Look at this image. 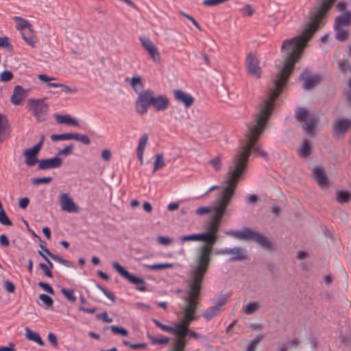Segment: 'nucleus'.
<instances>
[{
  "instance_id": "3c124183",
  "label": "nucleus",
  "mask_w": 351,
  "mask_h": 351,
  "mask_svg": "<svg viewBox=\"0 0 351 351\" xmlns=\"http://www.w3.org/2000/svg\"><path fill=\"white\" fill-rule=\"evenodd\" d=\"M39 299L45 304L47 307H51L53 304V299L46 294H40Z\"/></svg>"
},
{
  "instance_id": "2f4dec72",
  "label": "nucleus",
  "mask_w": 351,
  "mask_h": 351,
  "mask_svg": "<svg viewBox=\"0 0 351 351\" xmlns=\"http://www.w3.org/2000/svg\"><path fill=\"white\" fill-rule=\"evenodd\" d=\"M336 31V38L340 42L346 41L349 38V33L343 27L335 26Z\"/></svg>"
},
{
  "instance_id": "49530a36",
  "label": "nucleus",
  "mask_w": 351,
  "mask_h": 351,
  "mask_svg": "<svg viewBox=\"0 0 351 351\" xmlns=\"http://www.w3.org/2000/svg\"><path fill=\"white\" fill-rule=\"evenodd\" d=\"M0 223L4 226H10L12 225V221H10V219H9L3 209H1V210H0Z\"/></svg>"
},
{
  "instance_id": "5701e85b",
  "label": "nucleus",
  "mask_w": 351,
  "mask_h": 351,
  "mask_svg": "<svg viewBox=\"0 0 351 351\" xmlns=\"http://www.w3.org/2000/svg\"><path fill=\"white\" fill-rule=\"evenodd\" d=\"M225 304V302L221 301L219 302V304L215 306H211L208 308H206L204 313H202V316L204 318L206 319V321H209L211 319H213L214 317L218 315L220 307L223 306Z\"/></svg>"
},
{
  "instance_id": "e433bc0d",
  "label": "nucleus",
  "mask_w": 351,
  "mask_h": 351,
  "mask_svg": "<svg viewBox=\"0 0 351 351\" xmlns=\"http://www.w3.org/2000/svg\"><path fill=\"white\" fill-rule=\"evenodd\" d=\"M165 166V162L163 159V155L162 154H158L155 156V161L154 164V169L153 172H156L159 169L162 168Z\"/></svg>"
},
{
  "instance_id": "338daca9",
  "label": "nucleus",
  "mask_w": 351,
  "mask_h": 351,
  "mask_svg": "<svg viewBox=\"0 0 351 351\" xmlns=\"http://www.w3.org/2000/svg\"><path fill=\"white\" fill-rule=\"evenodd\" d=\"M97 287L101 290V291L103 292V293L112 302H115V298L114 297V295L110 293V292H108L106 289L103 288L102 287H101L100 285H97Z\"/></svg>"
},
{
  "instance_id": "37998d69",
  "label": "nucleus",
  "mask_w": 351,
  "mask_h": 351,
  "mask_svg": "<svg viewBox=\"0 0 351 351\" xmlns=\"http://www.w3.org/2000/svg\"><path fill=\"white\" fill-rule=\"evenodd\" d=\"M208 163L216 171H219L221 169L222 163L220 156H217L209 160Z\"/></svg>"
},
{
  "instance_id": "39448f33",
  "label": "nucleus",
  "mask_w": 351,
  "mask_h": 351,
  "mask_svg": "<svg viewBox=\"0 0 351 351\" xmlns=\"http://www.w3.org/2000/svg\"><path fill=\"white\" fill-rule=\"evenodd\" d=\"M170 106L169 99L165 95H156L151 89L144 90L138 93L135 101V110L141 115L146 114L149 107H152L156 112H163Z\"/></svg>"
},
{
  "instance_id": "6e6d98bb",
  "label": "nucleus",
  "mask_w": 351,
  "mask_h": 351,
  "mask_svg": "<svg viewBox=\"0 0 351 351\" xmlns=\"http://www.w3.org/2000/svg\"><path fill=\"white\" fill-rule=\"evenodd\" d=\"M261 339L258 337H256L250 341L245 351H256L257 345L259 343Z\"/></svg>"
},
{
  "instance_id": "20e7f679",
  "label": "nucleus",
  "mask_w": 351,
  "mask_h": 351,
  "mask_svg": "<svg viewBox=\"0 0 351 351\" xmlns=\"http://www.w3.org/2000/svg\"><path fill=\"white\" fill-rule=\"evenodd\" d=\"M220 225L210 219L207 223L206 232L201 233L206 239L204 243L197 248L193 264L189 271V279L203 281L211 263L213 246L218 240L217 232Z\"/></svg>"
},
{
  "instance_id": "4d7b16f0",
  "label": "nucleus",
  "mask_w": 351,
  "mask_h": 351,
  "mask_svg": "<svg viewBox=\"0 0 351 351\" xmlns=\"http://www.w3.org/2000/svg\"><path fill=\"white\" fill-rule=\"evenodd\" d=\"M60 88H62V91L66 93H76L78 91L75 86H69L64 84H61Z\"/></svg>"
},
{
  "instance_id": "f03ea898",
  "label": "nucleus",
  "mask_w": 351,
  "mask_h": 351,
  "mask_svg": "<svg viewBox=\"0 0 351 351\" xmlns=\"http://www.w3.org/2000/svg\"><path fill=\"white\" fill-rule=\"evenodd\" d=\"M275 100L267 97L257 107V112L254 116V120L249 125V132L246 135L247 141L237 151L228 169L227 176L238 182L247 169V161L253 149L259 156L266 157L267 153L256 145L260 136L266 128L267 121L273 112Z\"/></svg>"
},
{
  "instance_id": "c756f323",
  "label": "nucleus",
  "mask_w": 351,
  "mask_h": 351,
  "mask_svg": "<svg viewBox=\"0 0 351 351\" xmlns=\"http://www.w3.org/2000/svg\"><path fill=\"white\" fill-rule=\"evenodd\" d=\"M25 337L27 339H28L30 341H33L34 342H36L40 346H44L45 343L40 338L38 333L32 331L29 328H25Z\"/></svg>"
},
{
  "instance_id": "1a4fd4ad",
  "label": "nucleus",
  "mask_w": 351,
  "mask_h": 351,
  "mask_svg": "<svg viewBox=\"0 0 351 351\" xmlns=\"http://www.w3.org/2000/svg\"><path fill=\"white\" fill-rule=\"evenodd\" d=\"M46 98L29 99L27 104V109L32 112L36 120L39 122L46 119L49 106L45 102Z\"/></svg>"
},
{
  "instance_id": "f3484780",
  "label": "nucleus",
  "mask_w": 351,
  "mask_h": 351,
  "mask_svg": "<svg viewBox=\"0 0 351 351\" xmlns=\"http://www.w3.org/2000/svg\"><path fill=\"white\" fill-rule=\"evenodd\" d=\"M313 174L314 180L321 189H326L330 186V180L322 167H315L313 169Z\"/></svg>"
},
{
  "instance_id": "a878e982",
  "label": "nucleus",
  "mask_w": 351,
  "mask_h": 351,
  "mask_svg": "<svg viewBox=\"0 0 351 351\" xmlns=\"http://www.w3.org/2000/svg\"><path fill=\"white\" fill-rule=\"evenodd\" d=\"M152 322L163 331L168 332L173 335L176 337H177L179 323H176L174 324L175 327H171L160 323L158 320L156 319H152Z\"/></svg>"
},
{
  "instance_id": "5fc2aeb1",
  "label": "nucleus",
  "mask_w": 351,
  "mask_h": 351,
  "mask_svg": "<svg viewBox=\"0 0 351 351\" xmlns=\"http://www.w3.org/2000/svg\"><path fill=\"white\" fill-rule=\"evenodd\" d=\"M123 343L127 346H129L130 348L134 349V350L145 348L147 346L146 343H132L127 340H123Z\"/></svg>"
},
{
  "instance_id": "58836bf2",
  "label": "nucleus",
  "mask_w": 351,
  "mask_h": 351,
  "mask_svg": "<svg viewBox=\"0 0 351 351\" xmlns=\"http://www.w3.org/2000/svg\"><path fill=\"white\" fill-rule=\"evenodd\" d=\"M72 140L80 141L85 145H89L90 143V139L88 135L81 134L77 133H73Z\"/></svg>"
},
{
  "instance_id": "09e8293b",
  "label": "nucleus",
  "mask_w": 351,
  "mask_h": 351,
  "mask_svg": "<svg viewBox=\"0 0 351 351\" xmlns=\"http://www.w3.org/2000/svg\"><path fill=\"white\" fill-rule=\"evenodd\" d=\"M73 148H74L73 145H69L65 147L64 149L60 150L57 153V156H66L71 155L73 152Z\"/></svg>"
},
{
  "instance_id": "7ed1b4c3",
  "label": "nucleus",
  "mask_w": 351,
  "mask_h": 351,
  "mask_svg": "<svg viewBox=\"0 0 351 351\" xmlns=\"http://www.w3.org/2000/svg\"><path fill=\"white\" fill-rule=\"evenodd\" d=\"M202 282L192 279L188 280L189 289L186 291V296L184 299L183 317L182 322L179 323L177 337L173 339L171 351H184L187 336L195 339L200 338V335L191 330L189 325L198 319L195 313L198 308V301L201 298Z\"/></svg>"
},
{
  "instance_id": "ddd939ff",
  "label": "nucleus",
  "mask_w": 351,
  "mask_h": 351,
  "mask_svg": "<svg viewBox=\"0 0 351 351\" xmlns=\"http://www.w3.org/2000/svg\"><path fill=\"white\" fill-rule=\"evenodd\" d=\"M218 254L229 256L230 261H242L247 259L246 250L240 247H234L233 248L225 247L219 252Z\"/></svg>"
},
{
  "instance_id": "7c9ffc66",
  "label": "nucleus",
  "mask_w": 351,
  "mask_h": 351,
  "mask_svg": "<svg viewBox=\"0 0 351 351\" xmlns=\"http://www.w3.org/2000/svg\"><path fill=\"white\" fill-rule=\"evenodd\" d=\"M14 20L17 22L16 26V29L21 32H23L25 29H28L32 27L30 23L27 20L23 19L21 16H14Z\"/></svg>"
},
{
  "instance_id": "c03bdc74",
  "label": "nucleus",
  "mask_w": 351,
  "mask_h": 351,
  "mask_svg": "<svg viewBox=\"0 0 351 351\" xmlns=\"http://www.w3.org/2000/svg\"><path fill=\"white\" fill-rule=\"evenodd\" d=\"M61 293L66 298L67 300L72 302H75L77 300L76 297L74 295V291L73 289L62 288L61 289Z\"/></svg>"
},
{
  "instance_id": "13d9d810",
  "label": "nucleus",
  "mask_w": 351,
  "mask_h": 351,
  "mask_svg": "<svg viewBox=\"0 0 351 351\" xmlns=\"http://www.w3.org/2000/svg\"><path fill=\"white\" fill-rule=\"evenodd\" d=\"M4 287L7 292L10 293H12L15 291V285L12 281L9 280H6L4 281Z\"/></svg>"
},
{
  "instance_id": "603ef678",
  "label": "nucleus",
  "mask_w": 351,
  "mask_h": 351,
  "mask_svg": "<svg viewBox=\"0 0 351 351\" xmlns=\"http://www.w3.org/2000/svg\"><path fill=\"white\" fill-rule=\"evenodd\" d=\"M110 330L114 334H119L122 336H128V330L126 329H125L124 328L119 327L117 326H112L110 327Z\"/></svg>"
},
{
  "instance_id": "4be33fe9",
  "label": "nucleus",
  "mask_w": 351,
  "mask_h": 351,
  "mask_svg": "<svg viewBox=\"0 0 351 351\" xmlns=\"http://www.w3.org/2000/svg\"><path fill=\"white\" fill-rule=\"evenodd\" d=\"M148 141V135L147 134H143L139 138L138 146L136 148V154L139 162L141 165L143 164V154L145 147L147 144Z\"/></svg>"
},
{
  "instance_id": "dca6fc26",
  "label": "nucleus",
  "mask_w": 351,
  "mask_h": 351,
  "mask_svg": "<svg viewBox=\"0 0 351 351\" xmlns=\"http://www.w3.org/2000/svg\"><path fill=\"white\" fill-rule=\"evenodd\" d=\"M350 125L351 119L343 118L336 119L332 124L334 136L337 138L343 136Z\"/></svg>"
},
{
  "instance_id": "052dcab7",
  "label": "nucleus",
  "mask_w": 351,
  "mask_h": 351,
  "mask_svg": "<svg viewBox=\"0 0 351 351\" xmlns=\"http://www.w3.org/2000/svg\"><path fill=\"white\" fill-rule=\"evenodd\" d=\"M241 13L243 16H250L254 14V10L250 5L247 4L242 8Z\"/></svg>"
},
{
  "instance_id": "393cba45",
  "label": "nucleus",
  "mask_w": 351,
  "mask_h": 351,
  "mask_svg": "<svg viewBox=\"0 0 351 351\" xmlns=\"http://www.w3.org/2000/svg\"><path fill=\"white\" fill-rule=\"evenodd\" d=\"M55 118L56 121L60 124L65 123L75 127H77L79 125L78 121L69 115L56 114L55 115Z\"/></svg>"
},
{
  "instance_id": "473e14b6",
  "label": "nucleus",
  "mask_w": 351,
  "mask_h": 351,
  "mask_svg": "<svg viewBox=\"0 0 351 351\" xmlns=\"http://www.w3.org/2000/svg\"><path fill=\"white\" fill-rule=\"evenodd\" d=\"M204 239H206V237L202 236V234L201 233L182 236L179 238L180 241L182 243L186 242V241H204Z\"/></svg>"
},
{
  "instance_id": "774afa93",
  "label": "nucleus",
  "mask_w": 351,
  "mask_h": 351,
  "mask_svg": "<svg viewBox=\"0 0 351 351\" xmlns=\"http://www.w3.org/2000/svg\"><path fill=\"white\" fill-rule=\"evenodd\" d=\"M101 157L105 161L108 162L112 158L111 151L108 149H104L101 152Z\"/></svg>"
},
{
  "instance_id": "a211bd4d",
  "label": "nucleus",
  "mask_w": 351,
  "mask_h": 351,
  "mask_svg": "<svg viewBox=\"0 0 351 351\" xmlns=\"http://www.w3.org/2000/svg\"><path fill=\"white\" fill-rule=\"evenodd\" d=\"M29 89L25 90L21 86L16 85L14 87L13 93L10 97V101L15 106L21 105L27 97Z\"/></svg>"
},
{
  "instance_id": "f257e3e1",
  "label": "nucleus",
  "mask_w": 351,
  "mask_h": 351,
  "mask_svg": "<svg viewBox=\"0 0 351 351\" xmlns=\"http://www.w3.org/2000/svg\"><path fill=\"white\" fill-rule=\"evenodd\" d=\"M335 0H323L317 10L310 15L309 21L304 27L302 33L293 38L283 40L280 52L284 56L282 66L276 74L274 86L270 90L268 98L276 99L280 94L291 75L295 64L302 56L304 50L314 33L318 29L319 22L330 10Z\"/></svg>"
},
{
  "instance_id": "f8f14e48",
  "label": "nucleus",
  "mask_w": 351,
  "mask_h": 351,
  "mask_svg": "<svg viewBox=\"0 0 351 351\" xmlns=\"http://www.w3.org/2000/svg\"><path fill=\"white\" fill-rule=\"evenodd\" d=\"M245 64L249 75L256 79L261 77L262 70L260 66V60L254 53H250L247 54Z\"/></svg>"
},
{
  "instance_id": "0e129e2a",
  "label": "nucleus",
  "mask_w": 351,
  "mask_h": 351,
  "mask_svg": "<svg viewBox=\"0 0 351 351\" xmlns=\"http://www.w3.org/2000/svg\"><path fill=\"white\" fill-rule=\"evenodd\" d=\"M48 341L55 347L57 348L58 346L56 336L53 332H49L47 336Z\"/></svg>"
},
{
  "instance_id": "a19ab883",
  "label": "nucleus",
  "mask_w": 351,
  "mask_h": 351,
  "mask_svg": "<svg viewBox=\"0 0 351 351\" xmlns=\"http://www.w3.org/2000/svg\"><path fill=\"white\" fill-rule=\"evenodd\" d=\"M146 267L149 268L150 270H156V269H165L172 268L173 267V264L172 263H160V264H154V265H145Z\"/></svg>"
},
{
  "instance_id": "79ce46f5",
  "label": "nucleus",
  "mask_w": 351,
  "mask_h": 351,
  "mask_svg": "<svg viewBox=\"0 0 351 351\" xmlns=\"http://www.w3.org/2000/svg\"><path fill=\"white\" fill-rule=\"evenodd\" d=\"M73 133H64L61 134H52L51 139L53 141L72 140Z\"/></svg>"
},
{
  "instance_id": "0eeeda50",
  "label": "nucleus",
  "mask_w": 351,
  "mask_h": 351,
  "mask_svg": "<svg viewBox=\"0 0 351 351\" xmlns=\"http://www.w3.org/2000/svg\"><path fill=\"white\" fill-rule=\"evenodd\" d=\"M225 234L227 236L240 240L254 241L265 250H271V242L265 237L247 228L237 231L226 232Z\"/></svg>"
},
{
  "instance_id": "aec40b11",
  "label": "nucleus",
  "mask_w": 351,
  "mask_h": 351,
  "mask_svg": "<svg viewBox=\"0 0 351 351\" xmlns=\"http://www.w3.org/2000/svg\"><path fill=\"white\" fill-rule=\"evenodd\" d=\"M62 160L58 157L40 160L38 162V169L47 170L49 169L59 168L62 166Z\"/></svg>"
},
{
  "instance_id": "69168bd1",
  "label": "nucleus",
  "mask_w": 351,
  "mask_h": 351,
  "mask_svg": "<svg viewBox=\"0 0 351 351\" xmlns=\"http://www.w3.org/2000/svg\"><path fill=\"white\" fill-rule=\"evenodd\" d=\"M39 267L47 276H48L49 278H52V276H53L52 273L47 265L40 263L39 264Z\"/></svg>"
},
{
  "instance_id": "a18cd8bd",
  "label": "nucleus",
  "mask_w": 351,
  "mask_h": 351,
  "mask_svg": "<svg viewBox=\"0 0 351 351\" xmlns=\"http://www.w3.org/2000/svg\"><path fill=\"white\" fill-rule=\"evenodd\" d=\"M0 47L6 49L8 51L13 50V46L10 44L7 36L0 37Z\"/></svg>"
},
{
  "instance_id": "864d4df0",
  "label": "nucleus",
  "mask_w": 351,
  "mask_h": 351,
  "mask_svg": "<svg viewBox=\"0 0 351 351\" xmlns=\"http://www.w3.org/2000/svg\"><path fill=\"white\" fill-rule=\"evenodd\" d=\"M213 211L212 207L202 206L195 210V214L198 216L206 215Z\"/></svg>"
},
{
  "instance_id": "f704fd0d",
  "label": "nucleus",
  "mask_w": 351,
  "mask_h": 351,
  "mask_svg": "<svg viewBox=\"0 0 351 351\" xmlns=\"http://www.w3.org/2000/svg\"><path fill=\"white\" fill-rule=\"evenodd\" d=\"M45 253L54 261L58 262L67 267H72V264L70 262H69L68 261L62 258V257H60L58 255H55V254L51 253V252L49 250H46Z\"/></svg>"
},
{
  "instance_id": "72a5a7b5",
  "label": "nucleus",
  "mask_w": 351,
  "mask_h": 351,
  "mask_svg": "<svg viewBox=\"0 0 351 351\" xmlns=\"http://www.w3.org/2000/svg\"><path fill=\"white\" fill-rule=\"evenodd\" d=\"M260 308L258 302H251L243 306V312L246 315H251L257 311Z\"/></svg>"
},
{
  "instance_id": "c9c22d12",
  "label": "nucleus",
  "mask_w": 351,
  "mask_h": 351,
  "mask_svg": "<svg viewBox=\"0 0 351 351\" xmlns=\"http://www.w3.org/2000/svg\"><path fill=\"white\" fill-rule=\"evenodd\" d=\"M336 195L337 202L341 204L343 202H348L351 199L350 194L343 191H337L336 192Z\"/></svg>"
},
{
  "instance_id": "b1692460",
  "label": "nucleus",
  "mask_w": 351,
  "mask_h": 351,
  "mask_svg": "<svg viewBox=\"0 0 351 351\" xmlns=\"http://www.w3.org/2000/svg\"><path fill=\"white\" fill-rule=\"evenodd\" d=\"M21 35L23 39L25 41L27 44L29 45L32 47H35V34L32 29V27H30L28 29H25V31L21 32Z\"/></svg>"
},
{
  "instance_id": "6ab92c4d",
  "label": "nucleus",
  "mask_w": 351,
  "mask_h": 351,
  "mask_svg": "<svg viewBox=\"0 0 351 351\" xmlns=\"http://www.w3.org/2000/svg\"><path fill=\"white\" fill-rule=\"evenodd\" d=\"M173 95L175 100L183 104L186 108H190L194 103V98L180 89L174 90Z\"/></svg>"
},
{
  "instance_id": "8fccbe9b",
  "label": "nucleus",
  "mask_w": 351,
  "mask_h": 351,
  "mask_svg": "<svg viewBox=\"0 0 351 351\" xmlns=\"http://www.w3.org/2000/svg\"><path fill=\"white\" fill-rule=\"evenodd\" d=\"M52 180V178L51 177H45V178H34L32 180V183L34 185H38L41 184H48L50 183Z\"/></svg>"
},
{
  "instance_id": "bf43d9fd",
  "label": "nucleus",
  "mask_w": 351,
  "mask_h": 351,
  "mask_svg": "<svg viewBox=\"0 0 351 351\" xmlns=\"http://www.w3.org/2000/svg\"><path fill=\"white\" fill-rule=\"evenodd\" d=\"M38 285L44 291H47L49 294L53 295V293H54L53 289L48 283L43 282H39Z\"/></svg>"
},
{
  "instance_id": "c85d7f7f",
  "label": "nucleus",
  "mask_w": 351,
  "mask_h": 351,
  "mask_svg": "<svg viewBox=\"0 0 351 351\" xmlns=\"http://www.w3.org/2000/svg\"><path fill=\"white\" fill-rule=\"evenodd\" d=\"M7 127L8 120L6 117L0 114V143L3 142L8 136Z\"/></svg>"
},
{
  "instance_id": "6e6552de",
  "label": "nucleus",
  "mask_w": 351,
  "mask_h": 351,
  "mask_svg": "<svg viewBox=\"0 0 351 351\" xmlns=\"http://www.w3.org/2000/svg\"><path fill=\"white\" fill-rule=\"evenodd\" d=\"M295 118L298 121L304 123L302 128L306 134L312 136L315 134L319 118L305 108H300L297 110Z\"/></svg>"
},
{
  "instance_id": "2eb2a0df",
  "label": "nucleus",
  "mask_w": 351,
  "mask_h": 351,
  "mask_svg": "<svg viewBox=\"0 0 351 351\" xmlns=\"http://www.w3.org/2000/svg\"><path fill=\"white\" fill-rule=\"evenodd\" d=\"M58 202L62 210L74 213L79 212V207L68 193H61L58 197Z\"/></svg>"
},
{
  "instance_id": "bb28decb",
  "label": "nucleus",
  "mask_w": 351,
  "mask_h": 351,
  "mask_svg": "<svg viewBox=\"0 0 351 351\" xmlns=\"http://www.w3.org/2000/svg\"><path fill=\"white\" fill-rule=\"evenodd\" d=\"M351 14L344 12L341 15L336 17L335 26L344 27L350 25Z\"/></svg>"
},
{
  "instance_id": "9d476101",
  "label": "nucleus",
  "mask_w": 351,
  "mask_h": 351,
  "mask_svg": "<svg viewBox=\"0 0 351 351\" xmlns=\"http://www.w3.org/2000/svg\"><path fill=\"white\" fill-rule=\"evenodd\" d=\"M112 267L124 278L127 279L130 283L136 285V289L140 291H145L147 287L145 280L139 277L132 275L119 263L114 262Z\"/></svg>"
},
{
  "instance_id": "423d86ee",
  "label": "nucleus",
  "mask_w": 351,
  "mask_h": 351,
  "mask_svg": "<svg viewBox=\"0 0 351 351\" xmlns=\"http://www.w3.org/2000/svg\"><path fill=\"white\" fill-rule=\"evenodd\" d=\"M225 182L226 186L216 198L215 206L212 207L214 213L210 219L219 223H221L223 217L226 213L227 207L231 202L238 184L237 180L232 179L227 175Z\"/></svg>"
},
{
  "instance_id": "412c9836",
  "label": "nucleus",
  "mask_w": 351,
  "mask_h": 351,
  "mask_svg": "<svg viewBox=\"0 0 351 351\" xmlns=\"http://www.w3.org/2000/svg\"><path fill=\"white\" fill-rule=\"evenodd\" d=\"M39 152L37 147H34L24 151L23 155L25 157V164L27 166L32 167L36 163L38 164L39 160L37 158V155Z\"/></svg>"
},
{
  "instance_id": "e2e57ef3",
  "label": "nucleus",
  "mask_w": 351,
  "mask_h": 351,
  "mask_svg": "<svg viewBox=\"0 0 351 351\" xmlns=\"http://www.w3.org/2000/svg\"><path fill=\"white\" fill-rule=\"evenodd\" d=\"M180 14L184 16L185 18H186L188 20H189L199 30H202L199 25L198 24V23L189 14L184 12H180Z\"/></svg>"
},
{
  "instance_id": "4468645a",
  "label": "nucleus",
  "mask_w": 351,
  "mask_h": 351,
  "mask_svg": "<svg viewBox=\"0 0 351 351\" xmlns=\"http://www.w3.org/2000/svg\"><path fill=\"white\" fill-rule=\"evenodd\" d=\"M300 79L304 81L303 88L305 90H311L318 85L321 81V76L312 74L309 71H304L300 75Z\"/></svg>"
},
{
  "instance_id": "cd10ccee",
  "label": "nucleus",
  "mask_w": 351,
  "mask_h": 351,
  "mask_svg": "<svg viewBox=\"0 0 351 351\" xmlns=\"http://www.w3.org/2000/svg\"><path fill=\"white\" fill-rule=\"evenodd\" d=\"M130 85L138 95L139 93L144 91L143 80L140 76H134L130 80Z\"/></svg>"
},
{
  "instance_id": "de8ad7c7",
  "label": "nucleus",
  "mask_w": 351,
  "mask_h": 351,
  "mask_svg": "<svg viewBox=\"0 0 351 351\" xmlns=\"http://www.w3.org/2000/svg\"><path fill=\"white\" fill-rule=\"evenodd\" d=\"M14 75L13 73L10 71H3L0 74V81L3 82H8L12 80Z\"/></svg>"
},
{
  "instance_id": "9b49d317",
  "label": "nucleus",
  "mask_w": 351,
  "mask_h": 351,
  "mask_svg": "<svg viewBox=\"0 0 351 351\" xmlns=\"http://www.w3.org/2000/svg\"><path fill=\"white\" fill-rule=\"evenodd\" d=\"M142 47L147 51L151 60L156 64L161 62V54L155 44L147 37H139Z\"/></svg>"
},
{
  "instance_id": "4c0bfd02",
  "label": "nucleus",
  "mask_w": 351,
  "mask_h": 351,
  "mask_svg": "<svg viewBox=\"0 0 351 351\" xmlns=\"http://www.w3.org/2000/svg\"><path fill=\"white\" fill-rule=\"evenodd\" d=\"M311 149L308 141L305 140L302 143V148L299 152V155L302 158L307 157L311 154Z\"/></svg>"
},
{
  "instance_id": "ea45409f",
  "label": "nucleus",
  "mask_w": 351,
  "mask_h": 351,
  "mask_svg": "<svg viewBox=\"0 0 351 351\" xmlns=\"http://www.w3.org/2000/svg\"><path fill=\"white\" fill-rule=\"evenodd\" d=\"M147 337L154 345H165L170 341V338L169 337L156 338L149 334Z\"/></svg>"
},
{
  "instance_id": "680f3d73",
  "label": "nucleus",
  "mask_w": 351,
  "mask_h": 351,
  "mask_svg": "<svg viewBox=\"0 0 351 351\" xmlns=\"http://www.w3.org/2000/svg\"><path fill=\"white\" fill-rule=\"evenodd\" d=\"M158 243L163 245H169L172 243V239L167 237L160 236L157 239Z\"/></svg>"
}]
</instances>
